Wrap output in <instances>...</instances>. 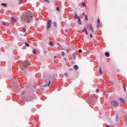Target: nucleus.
<instances>
[{"instance_id":"1","label":"nucleus","mask_w":127,"mask_h":127,"mask_svg":"<svg viewBox=\"0 0 127 127\" xmlns=\"http://www.w3.org/2000/svg\"><path fill=\"white\" fill-rule=\"evenodd\" d=\"M42 86L43 88H46V87H49L50 86V84L51 83V80H49L47 79V77L45 76L44 74H43L42 76Z\"/></svg>"},{"instance_id":"2","label":"nucleus","mask_w":127,"mask_h":127,"mask_svg":"<svg viewBox=\"0 0 127 127\" xmlns=\"http://www.w3.org/2000/svg\"><path fill=\"white\" fill-rule=\"evenodd\" d=\"M23 20L26 23H30L32 21V16L24 15L22 17Z\"/></svg>"},{"instance_id":"3","label":"nucleus","mask_w":127,"mask_h":127,"mask_svg":"<svg viewBox=\"0 0 127 127\" xmlns=\"http://www.w3.org/2000/svg\"><path fill=\"white\" fill-rule=\"evenodd\" d=\"M30 61L28 60H26L25 62H23L21 64L20 66L22 68H26L27 67V65H30Z\"/></svg>"},{"instance_id":"4","label":"nucleus","mask_w":127,"mask_h":127,"mask_svg":"<svg viewBox=\"0 0 127 127\" xmlns=\"http://www.w3.org/2000/svg\"><path fill=\"white\" fill-rule=\"evenodd\" d=\"M111 104L113 106V107H118L119 106V102L113 100L111 102Z\"/></svg>"},{"instance_id":"5","label":"nucleus","mask_w":127,"mask_h":127,"mask_svg":"<svg viewBox=\"0 0 127 127\" xmlns=\"http://www.w3.org/2000/svg\"><path fill=\"white\" fill-rule=\"evenodd\" d=\"M51 24H52V21H51V20H49L47 24V28L48 29H49V28L51 27Z\"/></svg>"},{"instance_id":"6","label":"nucleus","mask_w":127,"mask_h":127,"mask_svg":"<svg viewBox=\"0 0 127 127\" xmlns=\"http://www.w3.org/2000/svg\"><path fill=\"white\" fill-rule=\"evenodd\" d=\"M120 102H122L123 104H126L127 102V96H125V99L123 98H119Z\"/></svg>"},{"instance_id":"7","label":"nucleus","mask_w":127,"mask_h":127,"mask_svg":"<svg viewBox=\"0 0 127 127\" xmlns=\"http://www.w3.org/2000/svg\"><path fill=\"white\" fill-rule=\"evenodd\" d=\"M49 79H50L49 81H51V82L52 81H53V80L55 79V74L52 73V75L50 76Z\"/></svg>"},{"instance_id":"8","label":"nucleus","mask_w":127,"mask_h":127,"mask_svg":"<svg viewBox=\"0 0 127 127\" xmlns=\"http://www.w3.org/2000/svg\"><path fill=\"white\" fill-rule=\"evenodd\" d=\"M11 20L12 22H13L14 23H16V19H15L14 17H11Z\"/></svg>"},{"instance_id":"9","label":"nucleus","mask_w":127,"mask_h":127,"mask_svg":"<svg viewBox=\"0 0 127 127\" xmlns=\"http://www.w3.org/2000/svg\"><path fill=\"white\" fill-rule=\"evenodd\" d=\"M89 26L91 32H92V33H94V30L93 29V27L92 26V25L91 24H89Z\"/></svg>"},{"instance_id":"10","label":"nucleus","mask_w":127,"mask_h":127,"mask_svg":"<svg viewBox=\"0 0 127 127\" xmlns=\"http://www.w3.org/2000/svg\"><path fill=\"white\" fill-rule=\"evenodd\" d=\"M1 5H2V6H4V7H7V4L5 3H1Z\"/></svg>"},{"instance_id":"11","label":"nucleus","mask_w":127,"mask_h":127,"mask_svg":"<svg viewBox=\"0 0 127 127\" xmlns=\"http://www.w3.org/2000/svg\"><path fill=\"white\" fill-rule=\"evenodd\" d=\"M23 73L24 74L25 76H26V75H27V69L23 70Z\"/></svg>"},{"instance_id":"12","label":"nucleus","mask_w":127,"mask_h":127,"mask_svg":"<svg viewBox=\"0 0 127 127\" xmlns=\"http://www.w3.org/2000/svg\"><path fill=\"white\" fill-rule=\"evenodd\" d=\"M74 16H75V19H80V17L78 16L77 15V13H75V15H74Z\"/></svg>"},{"instance_id":"13","label":"nucleus","mask_w":127,"mask_h":127,"mask_svg":"<svg viewBox=\"0 0 127 127\" xmlns=\"http://www.w3.org/2000/svg\"><path fill=\"white\" fill-rule=\"evenodd\" d=\"M44 54H45L46 56H49V53H48V52L47 51H44Z\"/></svg>"},{"instance_id":"14","label":"nucleus","mask_w":127,"mask_h":127,"mask_svg":"<svg viewBox=\"0 0 127 127\" xmlns=\"http://www.w3.org/2000/svg\"><path fill=\"white\" fill-rule=\"evenodd\" d=\"M73 68L74 69V70H78V69H79V67L78 66V65H75L74 66Z\"/></svg>"},{"instance_id":"15","label":"nucleus","mask_w":127,"mask_h":127,"mask_svg":"<svg viewBox=\"0 0 127 127\" xmlns=\"http://www.w3.org/2000/svg\"><path fill=\"white\" fill-rule=\"evenodd\" d=\"M99 72L100 73V74L101 75H104V73L102 71V68H101V67L99 68Z\"/></svg>"},{"instance_id":"16","label":"nucleus","mask_w":127,"mask_h":127,"mask_svg":"<svg viewBox=\"0 0 127 127\" xmlns=\"http://www.w3.org/2000/svg\"><path fill=\"white\" fill-rule=\"evenodd\" d=\"M31 100H32V98H31V96H29L28 97V100L29 102H31Z\"/></svg>"},{"instance_id":"17","label":"nucleus","mask_w":127,"mask_h":127,"mask_svg":"<svg viewBox=\"0 0 127 127\" xmlns=\"http://www.w3.org/2000/svg\"><path fill=\"white\" fill-rule=\"evenodd\" d=\"M78 23L79 25H81V24H82V22H81V19H78Z\"/></svg>"},{"instance_id":"18","label":"nucleus","mask_w":127,"mask_h":127,"mask_svg":"<svg viewBox=\"0 0 127 127\" xmlns=\"http://www.w3.org/2000/svg\"><path fill=\"white\" fill-rule=\"evenodd\" d=\"M84 29L85 30V32L86 35H88V32L87 31V29H86V27H84Z\"/></svg>"},{"instance_id":"19","label":"nucleus","mask_w":127,"mask_h":127,"mask_svg":"<svg viewBox=\"0 0 127 127\" xmlns=\"http://www.w3.org/2000/svg\"><path fill=\"white\" fill-rule=\"evenodd\" d=\"M105 56L106 57H110V54H109V53H108V52L105 53Z\"/></svg>"},{"instance_id":"20","label":"nucleus","mask_w":127,"mask_h":127,"mask_svg":"<svg viewBox=\"0 0 127 127\" xmlns=\"http://www.w3.org/2000/svg\"><path fill=\"white\" fill-rule=\"evenodd\" d=\"M32 53H33V54H35V55H36L37 54H36V52L35 51V49H33Z\"/></svg>"},{"instance_id":"21","label":"nucleus","mask_w":127,"mask_h":127,"mask_svg":"<svg viewBox=\"0 0 127 127\" xmlns=\"http://www.w3.org/2000/svg\"><path fill=\"white\" fill-rule=\"evenodd\" d=\"M18 0V3H19V4H20V3H21L22 1H23V0Z\"/></svg>"},{"instance_id":"22","label":"nucleus","mask_w":127,"mask_h":127,"mask_svg":"<svg viewBox=\"0 0 127 127\" xmlns=\"http://www.w3.org/2000/svg\"><path fill=\"white\" fill-rule=\"evenodd\" d=\"M53 24L54 26L57 27V26L56 25V22H54Z\"/></svg>"},{"instance_id":"23","label":"nucleus","mask_w":127,"mask_h":127,"mask_svg":"<svg viewBox=\"0 0 127 127\" xmlns=\"http://www.w3.org/2000/svg\"><path fill=\"white\" fill-rule=\"evenodd\" d=\"M82 4L83 5V6H85V7L87 6L85 2H82Z\"/></svg>"},{"instance_id":"24","label":"nucleus","mask_w":127,"mask_h":127,"mask_svg":"<svg viewBox=\"0 0 127 127\" xmlns=\"http://www.w3.org/2000/svg\"><path fill=\"white\" fill-rule=\"evenodd\" d=\"M97 24H100V19H98L97 21Z\"/></svg>"},{"instance_id":"25","label":"nucleus","mask_w":127,"mask_h":127,"mask_svg":"<svg viewBox=\"0 0 127 127\" xmlns=\"http://www.w3.org/2000/svg\"><path fill=\"white\" fill-rule=\"evenodd\" d=\"M85 19L86 21H88V16L87 15H85Z\"/></svg>"},{"instance_id":"26","label":"nucleus","mask_w":127,"mask_h":127,"mask_svg":"<svg viewBox=\"0 0 127 127\" xmlns=\"http://www.w3.org/2000/svg\"><path fill=\"white\" fill-rule=\"evenodd\" d=\"M56 10H57L58 11H60V8H59V7H57Z\"/></svg>"},{"instance_id":"27","label":"nucleus","mask_w":127,"mask_h":127,"mask_svg":"<svg viewBox=\"0 0 127 127\" xmlns=\"http://www.w3.org/2000/svg\"><path fill=\"white\" fill-rule=\"evenodd\" d=\"M1 24H2V25H5V22L4 21H2Z\"/></svg>"},{"instance_id":"28","label":"nucleus","mask_w":127,"mask_h":127,"mask_svg":"<svg viewBox=\"0 0 127 127\" xmlns=\"http://www.w3.org/2000/svg\"><path fill=\"white\" fill-rule=\"evenodd\" d=\"M25 44L27 46V47H29V44L28 43H25Z\"/></svg>"},{"instance_id":"29","label":"nucleus","mask_w":127,"mask_h":127,"mask_svg":"<svg viewBox=\"0 0 127 127\" xmlns=\"http://www.w3.org/2000/svg\"><path fill=\"white\" fill-rule=\"evenodd\" d=\"M49 44H50V45H51V46H52V45H53V43H52V42H50V43H49Z\"/></svg>"},{"instance_id":"30","label":"nucleus","mask_w":127,"mask_h":127,"mask_svg":"<svg viewBox=\"0 0 127 127\" xmlns=\"http://www.w3.org/2000/svg\"><path fill=\"white\" fill-rule=\"evenodd\" d=\"M123 88H124V92H126V87H125V85H124V84H123Z\"/></svg>"},{"instance_id":"31","label":"nucleus","mask_w":127,"mask_h":127,"mask_svg":"<svg viewBox=\"0 0 127 127\" xmlns=\"http://www.w3.org/2000/svg\"><path fill=\"white\" fill-rule=\"evenodd\" d=\"M44 1L48 2V3H49L50 2V1H49V0H44Z\"/></svg>"},{"instance_id":"32","label":"nucleus","mask_w":127,"mask_h":127,"mask_svg":"<svg viewBox=\"0 0 127 127\" xmlns=\"http://www.w3.org/2000/svg\"><path fill=\"white\" fill-rule=\"evenodd\" d=\"M23 33H25V32H26V29H24L23 30Z\"/></svg>"},{"instance_id":"33","label":"nucleus","mask_w":127,"mask_h":127,"mask_svg":"<svg viewBox=\"0 0 127 127\" xmlns=\"http://www.w3.org/2000/svg\"><path fill=\"white\" fill-rule=\"evenodd\" d=\"M96 92L97 93H99V92H100V89H97L96 90Z\"/></svg>"},{"instance_id":"34","label":"nucleus","mask_w":127,"mask_h":127,"mask_svg":"<svg viewBox=\"0 0 127 127\" xmlns=\"http://www.w3.org/2000/svg\"><path fill=\"white\" fill-rule=\"evenodd\" d=\"M62 56H65V53L64 52H62Z\"/></svg>"},{"instance_id":"35","label":"nucleus","mask_w":127,"mask_h":127,"mask_svg":"<svg viewBox=\"0 0 127 127\" xmlns=\"http://www.w3.org/2000/svg\"><path fill=\"white\" fill-rule=\"evenodd\" d=\"M78 52L79 53H82V50H79Z\"/></svg>"},{"instance_id":"36","label":"nucleus","mask_w":127,"mask_h":127,"mask_svg":"<svg viewBox=\"0 0 127 127\" xmlns=\"http://www.w3.org/2000/svg\"><path fill=\"white\" fill-rule=\"evenodd\" d=\"M65 76H66V77H68V73L66 72L64 73Z\"/></svg>"},{"instance_id":"37","label":"nucleus","mask_w":127,"mask_h":127,"mask_svg":"<svg viewBox=\"0 0 127 127\" xmlns=\"http://www.w3.org/2000/svg\"><path fill=\"white\" fill-rule=\"evenodd\" d=\"M90 36L91 38H93V35L92 34H90Z\"/></svg>"},{"instance_id":"38","label":"nucleus","mask_w":127,"mask_h":127,"mask_svg":"<svg viewBox=\"0 0 127 127\" xmlns=\"http://www.w3.org/2000/svg\"><path fill=\"white\" fill-rule=\"evenodd\" d=\"M97 27H100V24H97Z\"/></svg>"},{"instance_id":"39","label":"nucleus","mask_w":127,"mask_h":127,"mask_svg":"<svg viewBox=\"0 0 127 127\" xmlns=\"http://www.w3.org/2000/svg\"><path fill=\"white\" fill-rule=\"evenodd\" d=\"M110 83L111 85H114V82H113V81H111Z\"/></svg>"},{"instance_id":"40","label":"nucleus","mask_w":127,"mask_h":127,"mask_svg":"<svg viewBox=\"0 0 127 127\" xmlns=\"http://www.w3.org/2000/svg\"><path fill=\"white\" fill-rule=\"evenodd\" d=\"M106 127H110V125H106Z\"/></svg>"},{"instance_id":"41","label":"nucleus","mask_w":127,"mask_h":127,"mask_svg":"<svg viewBox=\"0 0 127 127\" xmlns=\"http://www.w3.org/2000/svg\"><path fill=\"white\" fill-rule=\"evenodd\" d=\"M82 32H85V29H84V30H82Z\"/></svg>"},{"instance_id":"42","label":"nucleus","mask_w":127,"mask_h":127,"mask_svg":"<svg viewBox=\"0 0 127 127\" xmlns=\"http://www.w3.org/2000/svg\"><path fill=\"white\" fill-rule=\"evenodd\" d=\"M66 52H69V49H66Z\"/></svg>"},{"instance_id":"43","label":"nucleus","mask_w":127,"mask_h":127,"mask_svg":"<svg viewBox=\"0 0 127 127\" xmlns=\"http://www.w3.org/2000/svg\"><path fill=\"white\" fill-rule=\"evenodd\" d=\"M82 15H83V16H85V15H85V13H82Z\"/></svg>"},{"instance_id":"44","label":"nucleus","mask_w":127,"mask_h":127,"mask_svg":"<svg viewBox=\"0 0 127 127\" xmlns=\"http://www.w3.org/2000/svg\"><path fill=\"white\" fill-rule=\"evenodd\" d=\"M73 59L75 58V55H73Z\"/></svg>"},{"instance_id":"45","label":"nucleus","mask_w":127,"mask_h":127,"mask_svg":"<svg viewBox=\"0 0 127 127\" xmlns=\"http://www.w3.org/2000/svg\"><path fill=\"white\" fill-rule=\"evenodd\" d=\"M65 32H67V30H64Z\"/></svg>"},{"instance_id":"46","label":"nucleus","mask_w":127,"mask_h":127,"mask_svg":"<svg viewBox=\"0 0 127 127\" xmlns=\"http://www.w3.org/2000/svg\"><path fill=\"white\" fill-rule=\"evenodd\" d=\"M57 57H56V56H55V57H54V58H56Z\"/></svg>"}]
</instances>
